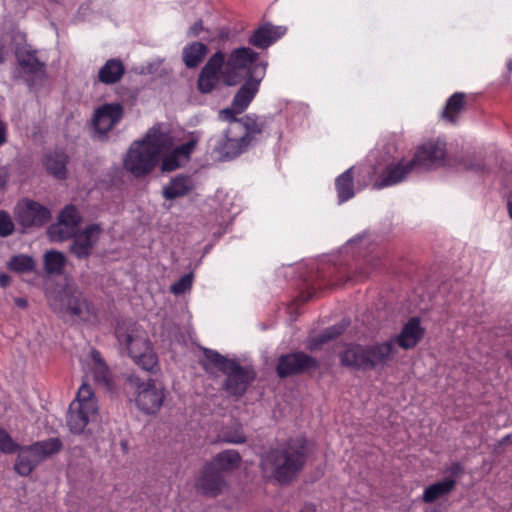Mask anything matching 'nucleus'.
Masks as SVG:
<instances>
[{
  "mask_svg": "<svg viewBox=\"0 0 512 512\" xmlns=\"http://www.w3.org/2000/svg\"><path fill=\"white\" fill-rule=\"evenodd\" d=\"M307 461V440L290 438L265 452L259 464L262 478L279 486H289L297 480Z\"/></svg>",
  "mask_w": 512,
  "mask_h": 512,
  "instance_id": "1",
  "label": "nucleus"
},
{
  "mask_svg": "<svg viewBox=\"0 0 512 512\" xmlns=\"http://www.w3.org/2000/svg\"><path fill=\"white\" fill-rule=\"evenodd\" d=\"M201 350L203 357L199 364L203 370L208 374L221 372L226 377L222 388L231 396H242L256 377L254 370L241 366L234 359L227 358L215 350L204 347Z\"/></svg>",
  "mask_w": 512,
  "mask_h": 512,
  "instance_id": "2",
  "label": "nucleus"
},
{
  "mask_svg": "<svg viewBox=\"0 0 512 512\" xmlns=\"http://www.w3.org/2000/svg\"><path fill=\"white\" fill-rule=\"evenodd\" d=\"M171 144L172 139L162 125L153 126L143 142L130 149V173L137 177L149 173L155 167L159 154Z\"/></svg>",
  "mask_w": 512,
  "mask_h": 512,
  "instance_id": "3",
  "label": "nucleus"
},
{
  "mask_svg": "<svg viewBox=\"0 0 512 512\" xmlns=\"http://www.w3.org/2000/svg\"><path fill=\"white\" fill-rule=\"evenodd\" d=\"M258 57L259 54L249 47L234 49L227 61H224V70L221 73L223 82L227 86H235L250 77V75H255V71L259 66L255 64Z\"/></svg>",
  "mask_w": 512,
  "mask_h": 512,
  "instance_id": "4",
  "label": "nucleus"
},
{
  "mask_svg": "<svg viewBox=\"0 0 512 512\" xmlns=\"http://www.w3.org/2000/svg\"><path fill=\"white\" fill-rule=\"evenodd\" d=\"M62 443L58 438H49L32 445L19 447L15 470L21 476H28L42 461L58 453Z\"/></svg>",
  "mask_w": 512,
  "mask_h": 512,
  "instance_id": "5",
  "label": "nucleus"
},
{
  "mask_svg": "<svg viewBox=\"0 0 512 512\" xmlns=\"http://www.w3.org/2000/svg\"><path fill=\"white\" fill-rule=\"evenodd\" d=\"M50 305L58 313L71 314L83 321H88L92 316H95L93 306L77 290H63L51 300Z\"/></svg>",
  "mask_w": 512,
  "mask_h": 512,
  "instance_id": "6",
  "label": "nucleus"
},
{
  "mask_svg": "<svg viewBox=\"0 0 512 512\" xmlns=\"http://www.w3.org/2000/svg\"><path fill=\"white\" fill-rule=\"evenodd\" d=\"M228 487V482L221 471L206 463L199 471V476L194 483L197 493L205 497L215 498Z\"/></svg>",
  "mask_w": 512,
  "mask_h": 512,
  "instance_id": "7",
  "label": "nucleus"
},
{
  "mask_svg": "<svg viewBox=\"0 0 512 512\" xmlns=\"http://www.w3.org/2000/svg\"><path fill=\"white\" fill-rule=\"evenodd\" d=\"M123 117V107L118 103L104 104L97 108L92 118L93 137L104 139Z\"/></svg>",
  "mask_w": 512,
  "mask_h": 512,
  "instance_id": "8",
  "label": "nucleus"
},
{
  "mask_svg": "<svg viewBox=\"0 0 512 512\" xmlns=\"http://www.w3.org/2000/svg\"><path fill=\"white\" fill-rule=\"evenodd\" d=\"M318 367L319 363L315 358L303 352H296L282 355L279 358L276 371L280 378H285L311 369H317Z\"/></svg>",
  "mask_w": 512,
  "mask_h": 512,
  "instance_id": "9",
  "label": "nucleus"
},
{
  "mask_svg": "<svg viewBox=\"0 0 512 512\" xmlns=\"http://www.w3.org/2000/svg\"><path fill=\"white\" fill-rule=\"evenodd\" d=\"M102 229L98 224L86 226L74 234L69 250L77 259H87L97 245Z\"/></svg>",
  "mask_w": 512,
  "mask_h": 512,
  "instance_id": "10",
  "label": "nucleus"
},
{
  "mask_svg": "<svg viewBox=\"0 0 512 512\" xmlns=\"http://www.w3.org/2000/svg\"><path fill=\"white\" fill-rule=\"evenodd\" d=\"M445 154L444 144L439 141H428L417 148L409 163L412 169L415 166L432 169L443 165Z\"/></svg>",
  "mask_w": 512,
  "mask_h": 512,
  "instance_id": "11",
  "label": "nucleus"
},
{
  "mask_svg": "<svg viewBox=\"0 0 512 512\" xmlns=\"http://www.w3.org/2000/svg\"><path fill=\"white\" fill-rule=\"evenodd\" d=\"M18 222L24 227H40L47 223L51 214L43 205L32 200H25L16 208Z\"/></svg>",
  "mask_w": 512,
  "mask_h": 512,
  "instance_id": "12",
  "label": "nucleus"
},
{
  "mask_svg": "<svg viewBox=\"0 0 512 512\" xmlns=\"http://www.w3.org/2000/svg\"><path fill=\"white\" fill-rule=\"evenodd\" d=\"M164 395L153 381L141 383L138 386L135 402L145 414H155L163 403Z\"/></svg>",
  "mask_w": 512,
  "mask_h": 512,
  "instance_id": "13",
  "label": "nucleus"
},
{
  "mask_svg": "<svg viewBox=\"0 0 512 512\" xmlns=\"http://www.w3.org/2000/svg\"><path fill=\"white\" fill-rule=\"evenodd\" d=\"M224 65V53L216 52L210 57L202 68L198 80L197 87L201 93H210L219 82V72Z\"/></svg>",
  "mask_w": 512,
  "mask_h": 512,
  "instance_id": "14",
  "label": "nucleus"
},
{
  "mask_svg": "<svg viewBox=\"0 0 512 512\" xmlns=\"http://www.w3.org/2000/svg\"><path fill=\"white\" fill-rule=\"evenodd\" d=\"M397 353L394 339L366 346L368 370L382 368L394 360Z\"/></svg>",
  "mask_w": 512,
  "mask_h": 512,
  "instance_id": "15",
  "label": "nucleus"
},
{
  "mask_svg": "<svg viewBox=\"0 0 512 512\" xmlns=\"http://www.w3.org/2000/svg\"><path fill=\"white\" fill-rule=\"evenodd\" d=\"M16 58L21 73L27 76L26 80L45 75V63L37 57V51L29 47L19 48Z\"/></svg>",
  "mask_w": 512,
  "mask_h": 512,
  "instance_id": "16",
  "label": "nucleus"
},
{
  "mask_svg": "<svg viewBox=\"0 0 512 512\" xmlns=\"http://www.w3.org/2000/svg\"><path fill=\"white\" fill-rule=\"evenodd\" d=\"M97 413L98 411H87L84 407L70 404L66 417L69 430L74 434L84 433L89 423L96 419Z\"/></svg>",
  "mask_w": 512,
  "mask_h": 512,
  "instance_id": "17",
  "label": "nucleus"
},
{
  "mask_svg": "<svg viewBox=\"0 0 512 512\" xmlns=\"http://www.w3.org/2000/svg\"><path fill=\"white\" fill-rule=\"evenodd\" d=\"M424 336V329L420 325L419 318H411L402 328L399 335L394 337L395 345L403 349L415 347Z\"/></svg>",
  "mask_w": 512,
  "mask_h": 512,
  "instance_id": "18",
  "label": "nucleus"
},
{
  "mask_svg": "<svg viewBox=\"0 0 512 512\" xmlns=\"http://www.w3.org/2000/svg\"><path fill=\"white\" fill-rule=\"evenodd\" d=\"M237 91L232 101V106L237 113H242L250 104L258 91L261 78L250 75Z\"/></svg>",
  "mask_w": 512,
  "mask_h": 512,
  "instance_id": "19",
  "label": "nucleus"
},
{
  "mask_svg": "<svg viewBox=\"0 0 512 512\" xmlns=\"http://www.w3.org/2000/svg\"><path fill=\"white\" fill-rule=\"evenodd\" d=\"M285 33V28L264 24L256 29L249 38V43L253 46L266 49L279 39Z\"/></svg>",
  "mask_w": 512,
  "mask_h": 512,
  "instance_id": "20",
  "label": "nucleus"
},
{
  "mask_svg": "<svg viewBox=\"0 0 512 512\" xmlns=\"http://www.w3.org/2000/svg\"><path fill=\"white\" fill-rule=\"evenodd\" d=\"M130 356L134 362L143 370L151 372L157 365V357L149 347L147 340L134 343L133 350L130 349Z\"/></svg>",
  "mask_w": 512,
  "mask_h": 512,
  "instance_id": "21",
  "label": "nucleus"
},
{
  "mask_svg": "<svg viewBox=\"0 0 512 512\" xmlns=\"http://www.w3.org/2000/svg\"><path fill=\"white\" fill-rule=\"evenodd\" d=\"M340 362L343 366L368 370L366 360V346L348 345L340 354Z\"/></svg>",
  "mask_w": 512,
  "mask_h": 512,
  "instance_id": "22",
  "label": "nucleus"
},
{
  "mask_svg": "<svg viewBox=\"0 0 512 512\" xmlns=\"http://www.w3.org/2000/svg\"><path fill=\"white\" fill-rule=\"evenodd\" d=\"M125 67L122 61L112 58L99 69L97 79L105 85L117 83L124 75Z\"/></svg>",
  "mask_w": 512,
  "mask_h": 512,
  "instance_id": "23",
  "label": "nucleus"
},
{
  "mask_svg": "<svg viewBox=\"0 0 512 512\" xmlns=\"http://www.w3.org/2000/svg\"><path fill=\"white\" fill-rule=\"evenodd\" d=\"M208 463L225 475L226 472H231L240 466L241 456L236 450H225L216 454Z\"/></svg>",
  "mask_w": 512,
  "mask_h": 512,
  "instance_id": "24",
  "label": "nucleus"
},
{
  "mask_svg": "<svg viewBox=\"0 0 512 512\" xmlns=\"http://www.w3.org/2000/svg\"><path fill=\"white\" fill-rule=\"evenodd\" d=\"M193 190V184L188 176L179 175L171 180L162 190L163 197L167 200L183 197Z\"/></svg>",
  "mask_w": 512,
  "mask_h": 512,
  "instance_id": "25",
  "label": "nucleus"
},
{
  "mask_svg": "<svg viewBox=\"0 0 512 512\" xmlns=\"http://www.w3.org/2000/svg\"><path fill=\"white\" fill-rule=\"evenodd\" d=\"M412 167L408 162L406 165L397 164L388 166L382 173L381 180L376 182L374 186L376 188H382L396 184L403 180L406 175L410 173Z\"/></svg>",
  "mask_w": 512,
  "mask_h": 512,
  "instance_id": "26",
  "label": "nucleus"
},
{
  "mask_svg": "<svg viewBox=\"0 0 512 512\" xmlns=\"http://www.w3.org/2000/svg\"><path fill=\"white\" fill-rule=\"evenodd\" d=\"M66 256L57 250L46 251L43 256L44 270L48 275H61L66 265Z\"/></svg>",
  "mask_w": 512,
  "mask_h": 512,
  "instance_id": "27",
  "label": "nucleus"
},
{
  "mask_svg": "<svg viewBox=\"0 0 512 512\" xmlns=\"http://www.w3.org/2000/svg\"><path fill=\"white\" fill-rule=\"evenodd\" d=\"M456 481L454 479H445L434 483L427 487L423 494V501L425 503H433L439 498L449 494L455 487Z\"/></svg>",
  "mask_w": 512,
  "mask_h": 512,
  "instance_id": "28",
  "label": "nucleus"
},
{
  "mask_svg": "<svg viewBox=\"0 0 512 512\" xmlns=\"http://www.w3.org/2000/svg\"><path fill=\"white\" fill-rule=\"evenodd\" d=\"M208 52L207 46L201 42H193L183 49V61L188 68L197 67Z\"/></svg>",
  "mask_w": 512,
  "mask_h": 512,
  "instance_id": "29",
  "label": "nucleus"
},
{
  "mask_svg": "<svg viewBox=\"0 0 512 512\" xmlns=\"http://www.w3.org/2000/svg\"><path fill=\"white\" fill-rule=\"evenodd\" d=\"M67 157L64 154H49L45 158L46 170L57 179L66 177Z\"/></svg>",
  "mask_w": 512,
  "mask_h": 512,
  "instance_id": "30",
  "label": "nucleus"
},
{
  "mask_svg": "<svg viewBox=\"0 0 512 512\" xmlns=\"http://www.w3.org/2000/svg\"><path fill=\"white\" fill-rule=\"evenodd\" d=\"M219 439L222 442L231 444H242L247 441L242 425L237 421L223 427L219 434Z\"/></svg>",
  "mask_w": 512,
  "mask_h": 512,
  "instance_id": "31",
  "label": "nucleus"
},
{
  "mask_svg": "<svg viewBox=\"0 0 512 512\" xmlns=\"http://www.w3.org/2000/svg\"><path fill=\"white\" fill-rule=\"evenodd\" d=\"M464 93H455L452 95L445 106V109L442 112V117L451 123H455L457 119V115L464 109Z\"/></svg>",
  "mask_w": 512,
  "mask_h": 512,
  "instance_id": "32",
  "label": "nucleus"
},
{
  "mask_svg": "<svg viewBox=\"0 0 512 512\" xmlns=\"http://www.w3.org/2000/svg\"><path fill=\"white\" fill-rule=\"evenodd\" d=\"M231 131L228 130L226 133V141L223 147L219 148L218 151L222 155L221 159H231L241 153L242 147L245 145V136L239 138H233L230 136Z\"/></svg>",
  "mask_w": 512,
  "mask_h": 512,
  "instance_id": "33",
  "label": "nucleus"
},
{
  "mask_svg": "<svg viewBox=\"0 0 512 512\" xmlns=\"http://www.w3.org/2000/svg\"><path fill=\"white\" fill-rule=\"evenodd\" d=\"M76 404L79 407H84L87 411H98L97 401L94 396V392L86 383H83L78 389L76 399L71 403Z\"/></svg>",
  "mask_w": 512,
  "mask_h": 512,
  "instance_id": "34",
  "label": "nucleus"
},
{
  "mask_svg": "<svg viewBox=\"0 0 512 512\" xmlns=\"http://www.w3.org/2000/svg\"><path fill=\"white\" fill-rule=\"evenodd\" d=\"M336 185L340 201H346L353 197L354 190L352 168L346 170L337 178Z\"/></svg>",
  "mask_w": 512,
  "mask_h": 512,
  "instance_id": "35",
  "label": "nucleus"
},
{
  "mask_svg": "<svg viewBox=\"0 0 512 512\" xmlns=\"http://www.w3.org/2000/svg\"><path fill=\"white\" fill-rule=\"evenodd\" d=\"M8 268L17 273L32 272L35 268V261L28 255H15L9 260Z\"/></svg>",
  "mask_w": 512,
  "mask_h": 512,
  "instance_id": "36",
  "label": "nucleus"
},
{
  "mask_svg": "<svg viewBox=\"0 0 512 512\" xmlns=\"http://www.w3.org/2000/svg\"><path fill=\"white\" fill-rule=\"evenodd\" d=\"M75 229L76 228L66 223L64 224L58 221L48 228V235L52 241H63L71 237L73 238L76 233Z\"/></svg>",
  "mask_w": 512,
  "mask_h": 512,
  "instance_id": "37",
  "label": "nucleus"
},
{
  "mask_svg": "<svg viewBox=\"0 0 512 512\" xmlns=\"http://www.w3.org/2000/svg\"><path fill=\"white\" fill-rule=\"evenodd\" d=\"M58 221L77 228L81 222V216L75 206L68 205L60 212Z\"/></svg>",
  "mask_w": 512,
  "mask_h": 512,
  "instance_id": "38",
  "label": "nucleus"
},
{
  "mask_svg": "<svg viewBox=\"0 0 512 512\" xmlns=\"http://www.w3.org/2000/svg\"><path fill=\"white\" fill-rule=\"evenodd\" d=\"M193 275L191 273L182 276L170 287V292L174 295H181L188 291L192 286Z\"/></svg>",
  "mask_w": 512,
  "mask_h": 512,
  "instance_id": "39",
  "label": "nucleus"
},
{
  "mask_svg": "<svg viewBox=\"0 0 512 512\" xmlns=\"http://www.w3.org/2000/svg\"><path fill=\"white\" fill-rule=\"evenodd\" d=\"M180 156L178 153H176L175 150L172 151V153L166 155L161 164V170L163 172H172L176 169H178L181 166Z\"/></svg>",
  "mask_w": 512,
  "mask_h": 512,
  "instance_id": "40",
  "label": "nucleus"
},
{
  "mask_svg": "<svg viewBox=\"0 0 512 512\" xmlns=\"http://www.w3.org/2000/svg\"><path fill=\"white\" fill-rule=\"evenodd\" d=\"M18 445L12 440L10 435L0 427V451L4 453H13Z\"/></svg>",
  "mask_w": 512,
  "mask_h": 512,
  "instance_id": "41",
  "label": "nucleus"
},
{
  "mask_svg": "<svg viewBox=\"0 0 512 512\" xmlns=\"http://www.w3.org/2000/svg\"><path fill=\"white\" fill-rule=\"evenodd\" d=\"M14 231V223L10 215L5 211H0V236L7 237Z\"/></svg>",
  "mask_w": 512,
  "mask_h": 512,
  "instance_id": "42",
  "label": "nucleus"
},
{
  "mask_svg": "<svg viewBox=\"0 0 512 512\" xmlns=\"http://www.w3.org/2000/svg\"><path fill=\"white\" fill-rule=\"evenodd\" d=\"M197 142V138H191L189 141L176 147L174 150L179 154V156H182L185 160H188L194 148L196 147Z\"/></svg>",
  "mask_w": 512,
  "mask_h": 512,
  "instance_id": "43",
  "label": "nucleus"
},
{
  "mask_svg": "<svg viewBox=\"0 0 512 512\" xmlns=\"http://www.w3.org/2000/svg\"><path fill=\"white\" fill-rule=\"evenodd\" d=\"M115 336L121 346L122 350L128 349V329L125 326V323H118L115 328Z\"/></svg>",
  "mask_w": 512,
  "mask_h": 512,
  "instance_id": "44",
  "label": "nucleus"
},
{
  "mask_svg": "<svg viewBox=\"0 0 512 512\" xmlns=\"http://www.w3.org/2000/svg\"><path fill=\"white\" fill-rule=\"evenodd\" d=\"M243 125L245 127V137L249 134L261 133L262 131V127L250 117L245 118Z\"/></svg>",
  "mask_w": 512,
  "mask_h": 512,
  "instance_id": "45",
  "label": "nucleus"
},
{
  "mask_svg": "<svg viewBox=\"0 0 512 512\" xmlns=\"http://www.w3.org/2000/svg\"><path fill=\"white\" fill-rule=\"evenodd\" d=\"M94 377L98 382H108V368L105 363H100L99 366H95Z\"/></svg>",
  "mask_w": 512,
  "mask_h": 512,
  "instance_id": "46",
  "label": "nucleus"
},
{
  "mask_svg": "<svg viewBox=\"0 0 512 512\" xmlns=\"http://www.w3.org/2000/svg\"><path fill=\"white\" fill-rule=\"evenodd\" d=\"M331 341L330 337H329V334L326 333V331H324L323 333H321L320 335H318L317 337H314L312 340H311V343H310V349L311 350H316L318 349L322 344H325L327 342Z\"/></svg>",
  "mask_w": 512,
  "mask_h": 512,
  "instance_id": "47",
  "label": "nucleus"
},
{
  "mask_svg": "<svg viewBox=\"0 0 512 512\" xmlns=\"http://www.w3.org/2000/svg\"><path fill=\"white\" fill-rule=\"evenodd\" d=\"M331 341L330 337H329V334L326 333V331H324L323 333H321L320 335H318L317 337H314L312 340H311V343H310V349L311 350H316L318 349L322 344H325L327 342Z\"/></svg>",
  "mask_w": 512,
  "mask_h": 512,
  "instance_id": "48",
  "label": "nucleus"
},
{
  "mask_svg": "<svg viewBox=\"0 0 512 512\" xmlns=\"http://www.w3.org/2000/svg\"><path fill=\"white\" fill-rule=\"evenodd\" d=\"M235 114H238V113L234 110L233 106L231 108L223 109L219 113L220 118H222L224 120H228V121L234 122V123L240 125L241 122L237 121V119L235 118Z\"/></svg>",
  "mask_w": 512,
  "mask_h": 512,
  "instance_id": "49",
  "label": "nucleus"
},
{
  "mask_svg": "<svg viewBox=\"0 0 512 512\" xmlns=\"http://www.w3.org/2000/svg\"><path fill=\"white\" fill-rule=\"evenodd\" d=\"M325 331L327 334H329L330 339L333 340L343 333L344 327L341 325H336L327 328Z\"/></svg>",
  "mask_w": 512,
  "mask_h": 512,
  "instance_id": "50",
  "label": "nucleus"
},
{
  "mask_svg": "<svg viewBox=\"0 0 512 512\" xmlns=\"http://www.w3.org/2000/svg\"><path fill=\"white\" fill-rule=\"evenodd\" d=\"M449 470L453 477H458L464 472V468L460 463H454Z\"/></svg>",
  "mask_w": 512,
  "mask_h": 512,
  "instance_id": "51",
  "label": "nucleus"
},
{
  "mask_svg": "<svg viewBox=\"0 0 512 512\" xmlns=\"http://www.w3.org/2000/svg\"><path fill=\"white\" fill-rule=\"evenodd\" d=\"M202 30H203L202 21L198 20L197 22H195L193 24V26H191L190 33L193 36H197L200 33V31H202Z\"/></svg>",
  "mask_w": 512,
  "mask_h": 512,
  "instance_id": "52",
  "label": "nucleus"
},
{
  "mask_svg": "<svg viewBox=\"0 0 512 512\" xmlns=\"http://www.w3.org/2000/svg\"><path fill=\"white\" fill-rule=\"evenodd\" d=\"M6 142V126L0 121V146Z\"/></svg>",
  "mask_w": 512,
  "mask_h": 512,
  "instance_id": "53",
  "label": "nucleus"
},
{
  "mask_svg": "<svg viewBox=\"0 0 512 512\" xmlns=\"http://www.w3.org/2000/svg\"><path fill=\"white\" fill-rule=\"evenodd\" d=\"M91 356H92L93 361L95 362V366H99L100 363H104L101 358L100 353L97 350H93L91 352Z\"/></svg>",
  "mask_w": 512,
  "mask_h": 512,
  "instance_id": "54",
  "label": "nucleus"
},
{
  "mask_svg": "<svg viewBox=\"0 0 512 512\" xmlns=\"http://www.w3.org/2000/svg\"><path fill=\"white\" fill-rule=\"evenodd\" d=\"M10 283V276L7 274H0V286L6 287Z\"/></svg>",
  "mask_w": 512,
  "mask_h": 512,
  "instance_id": "55",
  "label": "nucleus"
},
{
  "mask_svg": "<svg viewBox=\"0 0 512 512\" xmlns=\"http://www.w3.org/2000/svg\"><path fill=\"white\" fill-rule=\"evenodd\" d=\"M15 302V305L19 308H26L28 303H27V300L25 298H15L14 300Z\"/></svg>",
  "mask_w": 512,
  "mask_h": 512,
  "instance_id": "56",
  "label": "nucleus"
},
{
  "mask_svg": "<svg viewBox=\"0 0 512 512\" xmlns=\"http://www.w3.org/2000/svg\"><path fill=\"white\" fill-rule=\"evenodd\" d=\"M512 443L511 435H506L504 438H502L499 442L497 447L508 445Z\"/></svg>",
  "mask_w": 512,
  "mask_h": 512,
  "instance_id": "57",
  "label": "nucleus"
},
{
  "mask_svg": "<svg viewBox=\"0 0 512 512\" xmlns=\"http://www.w3.org/2000/svg\"><path fill=\"white\" fill-rule=\"evenodd\" d=\"M7 182V174L0 172V188H3Z\"/></svg>",
  "mask_w": 512,
  "mask_h": 512,
  "instance_id": "58",
  "label": "nucleus"
},
{
  "mask_svg": "<svg viewBox=\"0 0 512 512\" xmlns=\"http://www.w3.org/2000/svg\"><path fill=\"white\" fill-rule=\"evenodd\" d=\"M507 207H508L509 216L512 218V194L508 198Z\"/></svg>",
  "mask_w": 512,
  "mask_h": 512,
  "instance_id": "59",
  "label": "nucleus"
},
{
  "mask_svg": "<svg viewBox=\"0 0 512 512\" xmlns=\"http://www.w3.org/2000/svg\"><path fill=\"white\" fill-rule=\"evenodd\" d=\"M123 167L128 168V153L123 156Z\"/></svg>",
  "mask_w": 512,
  "mask_h": 512,
  "instance_id": "60",
  "label": "nucleus"
},
{
  "mask_svg": "<svg viewBox=\"0 0 512 512\" xmlns=\"http://www.w3.org/2000/svg\"><path fill=\"white\" fill-rule=\"evenodd\" d=\"M468 169H472V170H479L481 169V164L478 163V164H475V165H472V166H469Z\"/></svg>",
  "mask_w": 512,
  "mask_h": 512,
  "instance_id": "61",
  "label": "nucleus"
},
{
  "mask_svg": "<svg viewBox=\"0 0 512 512\" xmlns=\"http://www.w3.org/2000/svg\"><path fill=\"white\" fill-rule=\"evenodd\" d=\"M508 69L511 71L512 70V62H509L508 63Z\"/></svg>",
  "mask_w": 512,
  "mask_h": 512,
  "instance_id": "62",
  "label": "nucleus"
},
{
  "mask_svg": "<svg viewBox=\"0 0 512 512\" xmlns=\"http://www.w3.org/2000/svg\"><path fill=\"white\" fill-rule=\"evenodd\" d=\"M121 445H122V447H123V448H125V446H126V442H124V441H123V442L121 443Z\"/></svg>",
  "mask_w": 512,
  "mask_h": 512,
  "instance_id": "63",
  "label": "nucleus"
}]
</instances>
